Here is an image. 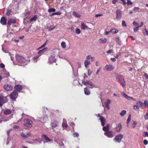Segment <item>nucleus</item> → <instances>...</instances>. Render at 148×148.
<instances>
[{
    "label": "nucleus",
    "instance_id": "nucleus-1",
    "mask_svg": "<svg viewBox=\"0 0 148 148\" xmlns=\"http://www.w3.org/2000/svg\"><path fill=\"white\" fill-rule=\"evenodd\" d=\"M32 121L29 119H25L24 120L23 125L24 126L28 127H32Z\"/></svg>",
    "mask_w": 148,
    "mask_h": 148
},
{
    "label": "nucleus",
    "instance_id": "nucleus-2",
    "mask_svg": "<svg viewBox=\"0 0 148 148\" xmlns=\"http://www.w3.org/2000/svg\"><path fill=\"white\" fill-rule=\"evenodd\" d=\"M82 83L84 85L87 86V85L90 86L89 88H93L95 87V84L92 83V82L90 80H82Z\"/></svg>",
    "mask_w": 148,
    "mask_h": 148
},
{
    "label": "nucleus",
    "instance_id": "nucleus-3",
    "mask_svg": "<svg viewBox=\"0 0 148 148\" xmlns=\"http://www.w3.org/2000/svg\"><path fill=\"white\" fill-rule=\"evenodd\" d=\"M123 134H120L116 135V137L114 138V141L116 142L120 143L121 141L123 138Z\"/></svg>",
    "mask_w": 148,
    "mask_h": 148
},
{
    "label": "nucleus",
    "instance_id": "nucleus-4",
    "mask_svg": "<svg viewBox=\"0 0 148 148\" xmlns=\"http://www.w3.org/2000/svg\"><path fill=\"white\" fill-rule=\"evenodd\" d=\"M16 60L18 62L24 63L26 61L24 58L18 55H16Z\"/></svg>",
    "mask_w": 148,
    "mask_h": 148
},
{
    "label": "nucleus",
    "instance_id": "nucleus-5",
    "mask_svg": "<svg viewBox=\"0 0 148 148\" xmlns=\"http://www.w3.org/2000/svg\"><path fill=\"white\" fill-rule=\"evenodd\" d=\"M104 135L108 138H112L114 136V133L112 131H109L104 133Z\"/></svg>",
    "mask_w": 148,
    "mask_h": 148
},
{
    "label": "nucleus",
    "instance_id": "nucleus-6",
    "mask_svg": "<svg viewBox=\"0 0 148 148\" xmlns=\"http://www.w3.org/2000/svg\"><path fill=\"white\" fill-rule=\"evenodd\" d=\"M8 101L7 97H0V106Z\"/></svg>",
    "mask_w": 148,
    "mask_h": 148
},
{
    "label": "nucleus",
    "instance_id": "nucleus-7",
    "mask_svg": "<svg viewBox=\"0 0 148 148\" xmlns=\"http://www.w3.org/2000/svg\"><path fill=\"white\" fill-rule=\"evenodd\" d=\"M51 125L52 129L55 132L54 129L58 126V123L57 121L56 120L52 121L51 122Z\"/></svg>",
    "mask_w": 148,
    "mask_h": 148
},
{
    "label": "nucleus",
    "instance_id": "nucleus-8",
    "mask_svg": "<svg viewBox=\"0 0 148 148\" xmlns=\"http://www.w3.org/2000/svg\"><path fill=\"white\" fill-rule=\"evenodd\" d=\"M116 18L117 20H119L121 18L122 14L121 11L119 10H117L116 11Z\"/></svg>",
    "mask_w": 148,
    "mask_h": 148
},
{
    "label": "nucleus",
    "instance_id": "nucleus-9",
    "mask_svg": "<svg viewBox=\"0 0 148 148\" xmlns=\"http://www.w3.org/2000/svg\"><path fill=\"white\" fill-rule=\"evenodd\" d=\"M18 96V94L15 90L10 95L11 99L12 100H15L17 98Z\"/></svg>",
    "mask_w": 148,
    "mask_h": 148
},
{
    "label": "nucleus",
    "instance_id": "nucleus-10",
    "mask_svg": "<svg viewBox=\"0 0 148 148\" xmlns=\"http://www.w3.org/2000/svg\"><path fill=\"white\" fill-rule=\"evenodd\" d=\"M114 67L112 64H107L104 68V69L107 71H111L114 69Z\"/></svg>",
    "mask_w": 148,
    "mask_h": 148
},
{
    "label": "nucleus",
    "instance_id": "nucleus-11",
    "mask_svg": "<svg viewBox=\"0 0 148 148\" xmlns=\"http://www.w3.org/2000/svg\"><path fill=\"white\" fill-rule=\"evenodd\" d=\"M97 116L98 117H100L99 119L100 121L101 125L102 126H103L104 125V124L106 122L105 119L103 116H100V114H98Z\"/></svg>",
    "mask_w": 148,
    "mask_h": 148
},
{
    "label": "nucleus",
    "instance_id": "nucleus-12",
    "mask_svg": "<svg viewBox=\"0 0 148 148\" xmlns=\"http://www.w3.org/2000/svg\"><path fill=\"white\" fill-rule=\"evenodd\" d=\"M21 135L23 138L26 139L31 136V134L29 132L22 133H21Z\"/></svg>",
    "mask_w": 148,
    "mask_h": 148
},
{
    "label": "nucleus",
    "instance_id": "nucleus-13",
    "mask_svg": "<svg viewBox=\"0 0 148 148\" xmlns=\"http://www.w3.org/2000/svg\"><path fill=\"white\" fill-rule=\"evenodd\" d=\"M55 55L53 54L51 55L49 59V63L51 64L56 61V59L55 57Z\"/></svg>",
    "mask_w": 148,
    "mask_h": 148
},
{
    "label": "nucleus",
    "instance_id": "nucleus-14",
    "mask_svg": "<svg viewBox=\"0 0 148 148\" xmlns=\"http://www.w3.org/2000/svg\"><path fill=\"white\" fill-rule=\"evenodd\" d=\"M23 88V86L20 85H17L15 86V90L17 92H20Z\"/></svg>",
    "mask_w": 148,
    "mask_h": 148
},
{
    "label": "nucleus",
    "instance_id": "nucleus-15",
    "mask_svg": "<svg viewBox=\"0 0 148 148\" xmlns=\"http://www.w3.org/2000/svg\"><path fill=\"white\" fill-rule=\"evenodd\" d=\"M4 88L5 90L8 91L11 90L13 88L10 85H5L4 86Z\"/></svg>",
    "mask_w": 148,
    "mask_h": 148
},
{
    "label": "nucleus",
    "instance_id": "nucleus-16",
    "mask_svg": "<svg viewBox=\"0 0 148 148\" xmlns=\"http://www.w3.org/2000/svg\"><path fill=\"white\" fill-rule=\"evenodd\" d=\"M6 18L4 17H2L0 20L1 23L3 25H5L6 24Z\"/></svg>",
    "mask_w": 148,
    "mask_h": 148
},
{
    "label": "nucleus",
    "instance_id": "nucleus-17",
    "mask_svg": "<svg viewBox=\"0 0 148 148\" xmlns=\"http://www.w3.org/2000/svg\"><path fill=\"white\" fill-rule=\"evenodd\" d=\"M16 22V21L15 19L10 18L8 21V24L9 25H10L12 23H15Z\"/></svg>",
    "mask_w": 148,
    "mask_h": 148
},
{
    "label": "nucleus",
    "instance_id": "nucleus-18",
    "mask_svg": "<svg viewBox=\"0 0 148 148\" xmlns=\"http://www.w3.org/2000/svg\"><path fill=\"white\" fill-rule=\"evenodd\" d=\"M103 130L106 132L109 131L110 129V125L109 124H108L106 126L104 127V126H103Z\"/></svg>",
    "mask_w": 148,
    "mask_h": 148
},
{
    "label": "nucleus",
    "instance_id": "nucleus-19",
    "mask_svg": "<svg viewBox=\"0 0 148 148\" xmlns=\"http://www.w3.org/2000/svg\"><path fill=\"white\" fill-rule=\"evenodd\" d=\"M122 128V125L121 124H119L116 126V131L118 132H120Z\"/></svg>",
    "mask_w": 148,
    "mask_h": 148
},
{
    "label": "nucleus",
    "instance_id": "nucleus-20",
    "mask_svg": "<svg viewBox=\"0 0 148 148\" xmlns=\"http://www.w3.org/2000/svg\"><path fill=\"white\" fill-rule=\"evenodd\" d=\"M47 49V48H45L42 50H40L38 51V54L39 55V56H40L45 51V50H46Z\"/></svg>",
    "mask_w": 148,
    "mask_h": 148
},
{
    "label": "nucleus",
    "instance_id": "nucleus-21",
    "mask_svg": "<svg viewBox=\"0 0 148 148\" xmlns=\"http://www.w3.org/2000/svg\"><path fill=\"white\" fill-rule=\"evenodd\" d=\"M110 102L111 100L110 99H108L107 101L105 103V106L108 110H109L110 109L109 104L110 103Z\"/></svg>",
    "mask_w": 148,
    "mask_h": 148
},
{
    "label": "nucleus",
    "instance_id": "nucleus-22",
    "mask_svg": "<svg viewBox=\"0 0 148 148\" xmlns=\"http://www.w3.org/2000/svg\"><path fill=\"white\" fill-rule=\"evenodd\" d=\"M84 92L85 94L86 95H89L90 94V92L87 87L84 88Z\"/></svg>",
    "mask_w": 148,
    "mask_h": 148
},
{
    "label": "nucleus",
    "instance_id": "nucleus-23",
    "mask_svg": "<svg viewBox=\"0 0 148 148\" xmlns=\"http://www.w3.org/2000/svg\"><path fill=\"white\" fill-rule=\"evenodd\" d=\"M81 28L83 30L85 29H88V27L84 23H81Z\"/></svg>",
    "mask_w": 148,
    "mask_h": 148
},
{
    "label": "nucleus",
    "instance_id": "nucleus-24",
    "mask_svg": "<svg viewBox=\"0 0 148 148\" xmlns=\"http://www.w3.org/2000/svg\"><path fill=\"white\" fill-rule=\"evenodd\" d=\"M114 76L115 77L116 79H117L119 78L122 79V77L121 75H120L118 74L117 73H113Z\"/></svg>",
    "mask_w": 148,
    "mask_h": 148
},
{
    "label": "nucleus",
    "instance_id": "nucleus-25",
    "mask_svg": "<svg viewBox=\"0 0 148 148\" xmlns=\"http://www.w3.org/2000/svg\"><path fill=\"white\" fill-rule=\"evenodd\" d=\"M12 112V111L10 109H7L5 110L4 111V113L5 115H8L9 114H10Z\"/></svg>",
    "mask_w": 148,
    "mask_h": 148
},
{
    "label": "nucleus",
    "instance_id": "nucleus-26",
    "mask_svg": "<svg viewBox=\"0 0 148 148\" xmlns=\"http://www.w3.org/2000/svg\"><path fill=\"white\" fill-rule=\"evenodd\" d=\"M73 13L74 16L76 17L79 18L81 17V15L75 11H73Z\"/></svg>",
    "mask_w": 148,
    "mask_h": 148
},
{
    "label": "nucleus",
    "instance_id": "nucleus-27",
    "mask_svg": "<svg viewBox=\"0 0 148 148\" xmlns=\"http://www.w3.org/2000/svg\"><path fill=\"white\" fill-rule=\"evenodd\" d=\"M122 79H123V81L120 82V83L122 87L123 88L125 86V81L124 78L122 77Z\"/></svg>",
    "mask_w": 148,
    "mask_h": 148
},
{
    "label": "nucleus",
    "instance_id": "nucleus-28",
    "mask_svg": "<svg viewBox=\"0 0 148 148\" xmlns=\"http://www.w3.org/2000/svg\"><path fill=\"white\" fill-rule=\"evenodd\" d=\"M118 30L115 29H112L110 31V33H111L112 34L116 33L118 32Z\"/></svg>",
    "mask_w": 148,
    "mask_h": 148
},
{
    "label": "nucleus",
    "instance_id": "nucleus-29",
    "mask_svg": "<svg viewBox=\"0 0 148 148\" xmlns=\"http://www.w3.org/2000/svg\"><path fill=\"white\" fill-rule=\"evenodd\" d=\"M115 40L117 43L118 45H121L122 44V42L118 38H116Z\"/></svg>",
    "mask_w": 148,
    "mask_h": 148
},
{
    "label": "nucleus",
    "instance_id": "nucleus-30",
    "mask_svg": "<svg viewBox=\"0 0 148 148\" xmlns=\"http://www.w3.org/2000/svg\"><path fill=\"white\" fill-rule=\"evenodd\" d=\"M107 41V39L106 38L104 39H100L99 42L101 43H105Z\"/></svg>",
    "mask_w": 148,
    "mask_h": 148
},
{
    "label": "nucleus",
    "instance_id": "nucleus-31",
    "mask_svg": "<svg viewBox=\"0 0 148 148\" xmlns=\"http://www.w3.org/2000/svg\"><path fill=\"white\" fill-rule=\"evenodd\" d=\"M123 96L126 99L128 100H130V99H133V98L132 97H130L127 95L125 94H124L123 95Z\"/></svg>",
    "mask_w": 148,
    "mask_h": 148
},
{
    "label": "nucleus",
    "instance_id": "nucleus-32",
    "mask_svg": "<svg viewBox=\"0 0 148 148\" xmlns=\"http://www.w3.org/2000/svg\"><path fill=\"white\" fill-rule=\"evenodd\" d=\"M84 65L86 67H87L90 64V62L89 61L86 60L84 62Z\"/></svg>",
    "mask_w": 148,
    "mask_h": 148
},
{
    "label": "nucleus",
    "instance_id": "nucleus-33",
    "mask_svg": "<svg viewBox=\"0 0 148 148\" xmlns=\"http://www.w3.org/2000/svg\"><path fill=\"white\" fill-rule=\"evenodd\" d=\"M66 121V120L65 119H63V122L62 123V127H66L68 126V125L66 123H65V121Z\"/></svg>",
    "mask_w": 148,
    "mask_h": 148
},
{
    "label": "nucleus",
    "instance_id": "nucleus-34",
    "mask_svg": "<svg viewBox=\"0 0 148 148\" xmlns=\"http://www.w3.org/2000/svg\"><path fill=\"white\" fill-rule=\"evenodd\" d=\"M136 104L138 106H141L143 105V103L140 101H139L137 102Z\"/></svg>",
    "mask_w": 148,
    "mask_h": 148
},
{
    "label": "nucleus",
    "instance_id": "nucleus-35",
    "mask_svg": "<svg viewBox=\"0 0 148 148\" xmlns=\"http://www.w3.org/2000/svg\"><path fill=\"white\" fill-rule=\"evenodd\" d=\"M126 112L125 110H123L120 113V114L121 116H123L126 114Z\"/></svg>",
    "mask_w": 148,
    "mask_h": 148
},
{
    "label": "nucleus",
    "instance_id": "nucleus-36",
    "mask_svg": "<svg viewBox=\"0 0 148 148\" xmlns=\"http://www.w3.org/2000/svg\"><path fill=\"white\" fill-rule=\"evenodd\" d=\"M37 16L36 15H35L33 17L31 18L30 19V21H36V18H37Z\"/></svg>",
    "mask_w": 148,
    "mask_h": 148
},
{
    "label": "nucleus",
    "instance_id": "nucleus-37",
    "mask_svg": "<svg viewBox=\"0 0 148 148\" xmlns=\"http://www.w3.org/2000/svg\"><path fill=\"white\" fill-rule=\"evenodd\" d=\"M48 11L49 13H51L55 12L56 9L53 8H50L48 10Z\"/></svg>",
    "mask_w": 148,
    "mask_h": 148
},
{
    "label": "nucleus",
    "instance_id": "nucleus-38",
    "mask_svg": "<svg viewBox=\"0 0 148 148\" xmlns=\"http://www.w3.org/2000/svg\"><path fill=\"white\" fill-rule=\"evenodd\" d=\"M42 137L45 139V140L47 141H50V140L49 139V138L45 135H43L42 136Z\"/></svg>",
    "mask_w": 148,
    "mask_h": 148
},
{
    "label": "nucleus",
    "instance_id": "nucleus-39",
    "mask_svg": "<svg viewBox=\"0 0 148 148\" xmlns=\"http://www.w3.org/2000/svg\"><path fill=\"white\" fill-rule=\"evenodd\" d=\"M61 45L63 48H65L66 47V44L65 42L62 41L61 43Z\"/></svg>",
    "mask_w": 148,
    "mask_h": 148
},
{
    "label": "nucleus",
    "instance_id": "nucleus-40",
    "mask_svg": "<svg viewBox=\"0 0 148 148\" xmlns=\"http://www.w3.org/2000/svg\"><path fill=\"white\" fill-rule=\"evenodd\" d=\"M126 3L128 5H132L133 4V2L131 1V0H127Z\"/></svg>",
    "mask_w": 148,
    "mask_h": 148
},
{
    "label": "nucleus",
    "instance_id": "nucleus-41",
    "mask_svg": "<svg viewBox=\"0 0 148 148\" xmlns=\"http://www.w3.org/2000/svg\"><path fill=\"white\" fill-rule=\"evenodd\" d=\"M143 136L144 137H148V132H144L143 133Z\"/></svg>",
    "mask_w": 148,
    "mask_h": 148
},
{
    "label": "nucleus",
    "instance_id": "nucleus-42",
    "mask_svg": "<svg viewBox=\"0 0 148 148\" xmlns=\"http://www.w3.org/2000/svg\"><path fill=\"white\" fill-rule=\"evenodd\" d=\"M138 106H137V105H135L134 106V109L136 111H139V108L138 107Z\"/></svg>",
    "mask_w": 148,
    "mask_h": 148
},
{
    "label": "nucleus",
    "instance_id": "nucleus-43",
    "mask_svg": "<svg viewBox=\"0 0 148 148\" xmlns=\"http://www.w3.org/2000/svg\"><path fill=\"white\" fill-rule=\"evenodd\" d=\"M137 125L136 122L134 121L133 122V124L132 125V128H134Z\"/></svg>",
    "mask_w": 148,
    "mask_h": 148
},
{
    "label": "nucleus",
    "instance_id": "nucleus-44",
    "mask_svg": "<svg viewBox=\"0 0 148 148\" xmlns=\"http://www.w3.org/2000/svg\"><path fill=\"white\" fill-rule=\"evenodd\" d=\"M122 25L123 27H126L127 26L126 22L124 21H122Z\"/></svg>",
    "mask_w": 148,
    "mask_h": 148
},
{
    "label": "nucleus",
    "instance_id": "nucleus-45",
    "mask_svg": "<svg viewBox=\"0 0 148 148\" xmlns=\"http://www.w3.org/2000/svg\"><path fill=\"white\" fill-rule=\"evenodd\" d=\"M133 24L135 26L138 27L139 26V24L135 21H134L133 23Z\"/></svg>",
    "mask_w": 148,
    "mask_h": 148
},
{
    "label": "nucleus",
    "instance_id": "nucleus-46",
    "mask_svg": "<svg viewBox=\"0 0 148 148\" xmlns=\"http://www.w3.org/2000/svg\"><path fill=\"white\" fill-rule=\"evenodd\" d=\"M144 105L145 107L148 106V102L147 101H145L144 102Z\"/></svg>",
    "mask_w": 148,
    "mask_h": 148
},
{
    "label": "nucleus",
    "instance_id": "nucleus-47",
    "mask_svg": "<svg viewBox=\"0 0 148 148\" xmlns=\"http://www.w3.org/2000/svg\"><path fill=\"white\" fill-rule=\"evenodd\" d=\"M75 32L76 33L79 34L80 33V31L79 29L76 28L75 30Z\"/></svg>",
    "mask_w": 148,
    "mask_h": 148
},
{
    "label": "nucleus",
    "instance_id": "nucleus-48",
    "mask_svg": "<svg viewBox=\"0 0 148 148\" xmlns=\"http://www.w3.org/2000/svg\"><path fill=\"white\" fill-rule=\"evenodd\" d=\"M130 120H131L130 115H129V116L127 120V124H128V123H130Z\"/></svg>",
    "mask_w": 148,
    "mask_h": 148
},
{
    "label": "nucleus",
    "instance_id": "nucleus-49",
    "mask_svg": "<svg viewBox=\"0 0 148 148\" xmlns=\"http://www.w3.org/2000/svg\"><path fill=\"white\" fill-rule=\"evenodd\" d=\"M138 27H136L134 29V32H137L138 30Z\"/></svg>",
    "mask_w": 148,
    "mask_h": 148
},
{
    "label": "nucleus",
    "instance_id": "nucleus-50",
    "mask_svg": "<svg viewBox=\"0 0 148 148\" xmlns=\"http://www.w3.org/2000/svg\"><path fill=\"white\" fill-rule=\"evenodd\" d=\"M45 117V116H43L42 117H39L38 118L39 119H40L39 120V119H37V120H38V121H40L41 120H43L44 119Z\"/></svg>",
    "mask_w": 148,
    "mask_h": 148
},
{
    "label": "nucleus",
    "instance_id": "nucleus-51",
    "mask_svg": "<svg viewBox=\"0 0 148 148\" xmlns=\"http://www.w3.org/2000/svg\"><path fill=\"white\" fill-rule=\"evenodd\" d=\"M144 118L145 120H147L148 119V113L147 112L146 113V114L144 116Z\"/></svg>",
    "mask_w": 148,
    "mask_h": 148
},
{
    "label": "nucleus",
    "instance_id": "nucleus-52",
    "mask_svg": "<svg viewBox=\"0 0 148 148\" xmlns=\"http://www.w3.org/2000/svg\"><path fill=\"white\" fill-rule=\"evenodd\" d=\"M101 68L99 67L97 69L96 72V74L97 75H98V74L99 72L101 70Z\"/></svg>",
    "mask_w": 148,
    "mask_h": 148
},
{
    "label": "nucleus",
    "instance_id": "nucleus-53",
    "mask_svg": "<svg viewBox=\"0 0 148 148\" xmlns=\"http://www.w3.org/2000/svg\"><path fill=\"white\" fill-rule=\"evenodd\" d=\"M143 143L144 145H147L148 143V141L147 140H144L143 141Z\"/></svg>",
    "mask_w": 148,
    "mask_h": 148
},
{
    "label": "nucleus",
    "instance_id": "nucleus-54",
    "mask_svg": "<svg viewBox=\"0 0 148 148\" xmlns=\"http://www.w3.org/2000/svg\"><path fill=\"white\" fill-rule=\"evenodd\" d=\"M73 135L74 137H78L79 134L78 133L75 132L73 134Z\"/></svg>",
    "mask_w": 148,
    "mask_h": 148
},
{
    "label": "nucleus",
    "instance_id": "nucleus-55",
    "mask_svg": "<svg viewBox=\"0 0 148 148\" xmlns=\"http://www.w3.org/2000/svg\"><path fill=\"white\" fill-rule=\"evenodd\" d=\"M39 56H37L35 57H34V62H37V59L38 58Z\"/></svg>",
    "mask_w": 148,
    "mask_h": 148
},
{
    "label": "nucleus",
    "instance_id": "nucleus-56",
    "mask_svg": "<svg viewBox=\"0 0 148 148\" xmlns=\"http://www.w3.org/2000/svg\"><path fill=\"white\" fill-rule=\"evenodd\" d=\"M0 66L2 68H3L5 67V65L3 63H1L0 64Z\"/></svg>",
    "mask_w": 148,
    "mask_h": 148
},
{
    "label": "nucleus",
    "instance_id": "nucleus-57",
    "mask_svg": "<svg viewBox=\"0 0 148 148\" xmlns=\"http://www.w3.org/2000/svg\"><path fill=\"white\" fill-rule=\"evenodd\" d=\"M11 11L10 10H9L8 11L7 13H6V15H9L11 13Z\"/></svg>",
    "mask_w": 148,
    "mask_h": 148
},
{
    "label": "nucleus",
    "instance_id": "nucleus-58",
    "mask_svg": "<svg viewBox=\"0 0 148 148\" xmlns=\"http://www.w3.org/2000/svg\"><path fill=\"white\" fill-rule=\"evenodd\" d=\"M54 13H55L54 14L55 15H60L61 14V13L60 12H55Z\"/></svg>",
    "mask_w": 148,
    "mask_h": 148
},
{
    "label": "nucleus",
    "instance_id": "nucleus-59",
    "mask_svg": "<svg viewBox=\"0 0 148 148\" xmlns=\"http://www.w3.org/2000/svg\"><path fill=\"white\" fill-rule=\"evenodd\" d=\"M139 9V8L138 7H134L133 8V10L135 11Z\"/></svg>",
    "mask_w": 148,
    "mask_h": 148
},
{
    "label": "nucleus",
    "instance_id": "nucleus-60",
    "mask_svg": "<svg viewBox=\"0 0 148 148\" xmlns=\"http://www.w3.org/2000/svg\"><path fill=\"white\" fill-rule=\"evenodd\" d=\"M113 53L112 50H109L107 51V53Z\"/></svg>",
    "mask_w": 148,
    "mask_h": 148
},
{
    "label": "nucleus",
    "instance_id": "nucleus-61",
    "mask_svg": "<svg viewBox=\"0 0 148 148\" xmlns=\"http://www.w3.org/2000/svg\"><path fill=\"white\" fill-rule=\"evenodd\" d=\"M92 72L90 71V69H88V74L89 76H90L91 73Z\"/></svg>",
    "mask_w": 148,
    "mask_h": 148
},
{
    "label": "nucleus",
    "instance_id": "nucleus-62",
    "mask_svg": "<svg viewBox=\"0 0 148 148\" xmlns=\"http://www.w3.org/2000/svg\"><path fill=\"white\" fill-rule=\"evenodd\" d=\"M120 55V53H118L116 55V56L115 57V58H116L117 59Z\"/></svg>",
    "mask_w": 148,
    "mask_h": 148
},
{
    "label": "nucleus",
    "instance_id": "nucleus-63",
    "mask_svg": "<svg viewBox=\"0 0 148 148\" xmlns=\"http://www.w3.org/2000/svg\"><path fill=\"white\" fill-rule=\"evenodd\" d=\"M103 16L102 14H96L95 15V16L96 17H98L99 16Z\"/></svg>",
    "mask_w": 148,
    "mask_h": 148
},
{
    "label": "nucleus",
    "instance_id": "nucleus-64",
    "mask_svg": "<svg viewBox=\"0 0 148 148\" xmlns=\"http://www.w3.org/2000/svg\"><path fill=\"white\" fill-rule=\"evenodd\" d=\"M145 77L147 79H148V75L146 73H144Z\"/></svg>",
    "mask_w": 148,
    "mask_h": 148
}]
</instances>
